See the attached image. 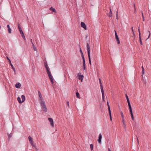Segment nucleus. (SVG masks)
Segmentation results:
<instances>
[{
  "label": "nucleus",
  "instance_id": "obj_1",
  "mask_svg": "<svg viewBox=\"0 0 151 151\" xmlns=\"http://www.w3.org/2000/svg\"><path fill=\"white\" fill-rule=\"evenodd\" d=\"M40 103L41 106V109L42 111L45 112H47V109L45 104V101H40Z\"/></svg>",
  "mask_w": 151,
  "mask_h": 151
},
{
  "label": "nucleus",
  "instance_id": "obj_2",
  "mask_svg": "<svg viewBox=\"0 0 151 151\" xmlns=\"http://www.w3.org/2000/svg\"><path fill=\"white\" fill-rule=\"evenodd\" d=\"M87 47L89 64L91 65V61L90 55V47L88 43H87Z\"/></svg>",
  "mask_w": 151,
  "mask_h": 151
},
{
  "label": "nucleus",
  "instance_id": "obj_3",
  "mask_svg": "<svg viewBox=\"0 0 151 151\" xmlns=\"http://www.w3.org/2000/svg\"><path fill=\"white\" fill-rule=\"evenodd\" d=\"M18 26L20 32L21 34L22 35V37L24 39V40L25 39V36L24 34V33L21 29V28L20 27V25L19 22L18 23Z\"/></svg>",
  "mask_w": 151,
  "mask_h": 151
},
{
  "label": "nucleus",
  "instance_id": "obj_4",
  "mask_svg": "<svg viewBox=\"0 0 151 151\" xmlns=\"http://www.w3.org/2000/svg\"><path fill=\"white\" fill-rule=\"evenodd\" d=\"M115 32V38L116 40V41L117 42V44H119L120 43V42L119 41V39L118 36V35H117V33L116 31V30H114Z\"/></svg>",
  "mask_w": 151,
  "mask_h": 151
},
{
  "label": "nucleus",
  "instance_id": "obj_5",
  "mask_svg": "<svg viewBox=\"0 0 151 151\" xmlns=\"http://www.w3.org/2000/svg\"><path fill=\"white\" fill-rule=\"evenodd\" d=\"M6 58H7V59L8 60H9V61L10 63V65L11 66L12 68L13 71L15 72V68H14V67L13 65L12 64V63H11V60H10V59L9 58H8V56H6Z\"/></svg>",
  "mask_w": 151,
  "mask_h": 151
},
{
  "label": "nucleus",
  "instance_id": "obj_6",
  "mask_svg": "<svg viewBox=\"0 0 151 151\" xmlns=\"http://www.w3.org/2000/svg\"><path fill=\"white\" fill-rule=\"evenodd\" d=\"M125 96H126L127 100V103H128V106H129V108L131 107V105L130 103V102L129 100V99L128 97V96L126 94H125Z\"/></svg>",
  "mask_w": 151,
  "mask_h": 151
},
{
  "label": "nucleus",
  "instance_id": "obj_7",
  "mask_svg": "<svg viewBox=\"0 0 151 151\" xmlns=\"http://www.w3.org/2000/svg\"><path fill=\"white\" fill-rule=\"evenodd\" d=\"M49 122L50 123L52 127H54V122L53 119L51 118H48Z\"/></svg>",
  "mask_w": 151,
  "mask_h": 151
},
{
  "label": "nucleus",
  "instance_id": "obj_8",
  "mask_svg": "<svg viewBox=\"0 0 151 151\" xmlns=\"http://www.w3.org/2000/svg\"><path fill=\"white\" fill-rule=\"evenodd\" d=\"M81 27L83 28L85 30L87 29L86 25L85 23L84 22H81Z\"/></svg>",
  "mask_w": 151,
  "mask_h": 151
},
{
  "label": "nucleus",
  "instance_id": "obj_9",
  "mask_svg": "<svg viewBox=\"0 0 151 151\" xmlns=\"http://www.w3.org/2000/svg\"><path fill=\"white\" fill-rule=\"evenodd\" d=\"M129 108V111H130V113L131 114L132 119L133 120H134V117L133 114V113L132 111V107H130Z\"/></svg>",
  "mask_w": 151,
  "mask_h": 151
},
{
  "label": "nucleus",
  "instance_id": "obj_10",
  "mask_svg": "<svg viewBox=\"0 0 151 151\" xmlns=\"http://www.w3.org/2000/svg\"><path fill=\"white\" fill-rule=\"evenodd\" d=\"M102 137L101 134V133H100L99 135V138H98V141L100 144H101V139H102Z\"/></svg>",
  "mask_w": 151,
  "mask_h": 151
},
{
  "label": "nucleus",
  "instance_id": "obj_11",
  "mask_svg": "<svg viewBox=\"0 0 151 151\" xmlns=\"http://www.w3.org/2000/svg\"><path fill=\"white\" fill-rule=\"evenodd\" d=\"M99 83H100V88H101V91H104L103 89V85L102 83L101 79H100V78H99Z\"/></svg>",
  "mask_w": 151,
  "mask_h": 151
},
{
  "label": "nucleus",
  "instance_id": "obj_12",
  "mask_svg": "<svg viewBox=\"0 0 151 151\" xmlns=\"http://www.w3.org/2000/svg\"><path fill=\"white\" fill-rule=\"evenodd\" d=\"M79 73L78 74V78L79 80H81V81H82L83 78L84 76L83 75H79Z\"/></svg>",
  "mask_w": 151,
  "mask_h": 151
},
{
  "label": "nucleus",
  "instance_id": "obj_13",
  "mask_svg": "<svg viewBox=\"0 0 151 151\" xmlns=\"http://www.w3.org/2000/svg\"><path fill=\"white\" fill-rule=\"evenodd\" d=\"M15 87L18 88H19L21 87V84L19 83H18L15 85Z\"/></svg>",
  "mask_w": 151,
  "mask_h": 151
},
{
  "label": "nucleus",
  "instance_id": "obj_14",
  "mask_svg": "<svg viewBox=\"0 0 151 151\" xmlns=\"http://www.w3.org/2000/svg\"><path fill=\"white\" fill-rule=\"evenodd\" d=\"M50 9L51 11H52V12H54L55 13H56L57 12L55 9L52 7L50 8Z\"/></svg>",
  "mask_w": 151,
  "mask_h": 151
},
{
  "label": "nucleus",
  "instance_id": "obj_15",
  "mask_svg": "<svg viewBox=\"0 0 151 151\" xmlns=\"http://www.w3.org/2000/svg\"><path fill=\"white\" fill-rule=\"evenodd\" d=\"M7 27L8 28V30L9 33H11L12 32V30L10 28L9 25V24H8L7 25Z\"/></svg>",
  "mask_w": 151,
  "mask_h": 151
},
{
  "label": "nucleus",
  "instance_id": "obj_16",
  "mask_svg": "<svg viewBox=\"0 0 151 151\" xmlns=\"http://www.w3.org/2000/svg\"><path fill=\"white\" fill-rule=\"evenodd\" d=\"M101 92L102 94L103 101V102H104L105 101V100H104L105 96H104V91H101Z\"/></svg>",
  "mask_w": 151,
  "mask_h": 151
},
{
  "label": "nucleus",
  "instance_id": "obj_17",
  "mask_svg": "<svg viewBox=\"0 0 151 151\" xmlns=\"http://www.w3.org/2000/svg\"><path fill=\"white\" fill-rule=\"evenodd\" d=\"M110 12L107 14L108 16L109 17H110L112 15L111 10V9L110 8Z\"/></svg>",
  "mask_w": 151,
  "mask_h": 151
},
{
  "label": "nucleus",
  "instance_id": "obj_18",
  "mask_svg": "<svg viewBox=\"0 0 151 151\" xmlns=\"http://www.w3.org/2000/svg\"><path fill=\"white\" fill-rule=\"evenodd\" d=\"M21 98H22V101L21 102H24L25 101V97L24 95H22L21 96Z\"/></svg>",
  "mask_w": 151,
  "mask_h": 151
},
{
  "label": "nucleus",
  "instance_id": "obj_19",
  "mask_svg": "<svg viewBox=\"0 0 151 151\" xmlns=\"http://www.w3.org/2000/svg\"><path fill=\"white\" fill-rule=\"evenodd\" d=\"M28 138L29 140V141L30 143L33 142V141L32 140V139L30 136L28 137Z\"/></svg>",
  "mask_w": 151,
  "mask_h": 151
},
{
  "label": "nucleus",
  "instance_id": "obj_20",
  "mask_svg": "<svg viewBox=\"0 0 151 151\" xmlns=\"http://www.w3.org/2000/svg\"><path fill=\"white\" fill-rule=\"evenodd\" d=\"M139 42L140 45H142V41L141 35H139Z\"/></svg>",
  "mask_w": 151,
  "mask_h": 151
},
{
  "label": "nucleus",
  "instance_id": "obj_21",
  "mask_svg": "<svg viewBox=\"0 0 151 151\" xmlns=\"http://www.w3.org/2000/svg\"><path fill=\"white\" fill-rule=\"evenodd\" d=\"M17 99L18 101L19 102V103H21L23 102H21L22 101H21V98H20V97H19V96L18 97Z\"/></svg>",
  "mask_w": 151,
  "mask_h": 151
},
{
  "label": "nucleus",
  "instance_id": "obj_22",
  "mask_svg": "<svg viewBox=\"0 0 151 151\" xmlns=\"http://www.w3.org/2000/svg\"><path fill=\"white\" fill-rule=\"evenodd\" d=\"M76 96L77 98L80 99V94L78 92H76Z\"/></svg>",
  "mask_w": 151,
  "mask_h": 151
},
{
  "label": "nucleus",
  "instance_id": "obj_23",
  "mask_svg": "<svg viewBox=\"0 0 151 151\" xmlns=\"http://www.w3.org/2000/svg\"><path fill=\"white\" fill-rule=\"evenodd\" d=\"M109 112V115L110 119L111 121L112 119L111 111H110Z\"/></svg>",
  "mask_w": 151,
  "mask_h": 151
},
{
  "label": "nucleus",
  "instance_id": "obj_24",
  "mask_svg": "<svg viewBox=\"0 0 151 151\" xmlns=\"http://www.w3.org/2000/svg\"><path fill=\"white\" fill-rule=\"evenodd\" d=\"M107 105L108 107L109 112L110 111H111V110H110V107L109 105V104L108 102H107Z\"/></svg>",
  "mask_w": 151,
  "mask_h": 151
},
{
  "label": "nucleus",
  "instance_id": "obj_25",
  "mask_svg": "<svg viewBox=\"0 0 151 151\" xmlns=\"http://www.w3.org/2000/svg\"><path fill=\"white\" fill-rule=\"evenodd\" d=\"M141 13H142V19H143V21L144 22V21H145V18H144V17L143 15V12L142 11H141Z\"/></svg>",
  "mask_w": 151,
  "mask_h": 151
},
{
  "label": "nucleus",
  "instance_id": "obj_26",
  "mask_svg": "<svg viewBox=\"0 0 151 151\" xmlns=\"http://www.w3.org/2000/svg\"><path fill=\"white\" fill-rule=\"evenodd\" d=\"M39 100H40V101H44V100L43 98L42 97H39Z\"/></svg>",
  "mask_w": 151,
  "mask_h": 151
},
{
  "label": "nucleus",
  "instance_id": "obj_27",
  "mask_svg": "<svg viewBox=\"0 0 151 151\" xmlns=\"http://www.w3.org/2000/svg\"><path fill=\"white\" fill-rule=\"evenodd\" d=\"M38 94L39 97L42 96L41 93L40 91H38Z\"/></svg>",
  "mask_w": 151,
  "mask_h": 151
},
{
  "label": "nucleus",
  "instance_id": "obj_28",
  "mask_svg": "<svg viewBox=\"0 0 151 151\" xmlns=\"http://www.w3.org/2000/svg\"><path fill=\"white\" fill-rule=\"evenodd\" d=\"M123 126H124V129L125 130H126L127 127H126V125L125 124V123H123Z\"/></svg>",
  "mask_w": 151,
  "mask_h": 151
},
{
  "label": "nucleus",
  "instance_id": "obj_29",
  "mask_svg": "<svg viewBox=\"0 0 151 151\" xmlns=\"http://www.w3.org/2000/svg\"><path fill=\"white\" fill-rule=\"evenodd\" d=\"M90 148L91 150H93V145L92 144H91L90 145Z\"/></svg>",
  "mask_w": 151,
  "mask_h": 151
},
{
  "label": "nucleus",
  "instance_id": "obj_30",
  "mask_svg": "<svg viewBox=\"0 0 151 151\" xmlns=\"http://www.w3.org/2000/svg\"><path fill=\"white\" fill-rule=\"evenodd\" d=\"M32 46H33V49L35 51H36V50H37V48H36L35 47V46L34 45V44H32Z\"/></svg>",
  "mask_w": 151,
  "mask_h": 151
},
{
  "label": "nucleus",
  "instance_id": "obj_31",
  "mask_svg": "<svg viewBox=\"0 0 151 151\" xmlns=\"http://www.w3.org/2000/svg\"><path fill=\"white\" fill-rule=\"evenodd\" d=\"M48 76L50 79H51V78H52L53 77L51 73L48 74Z\"/></svg>",
  "mask_w": 151,
  "mask_h": 151
},
{
  "label": "nucleus",
  "instance_id": "obj_32",
  "mask_svg": "<svg viewBox=\"0 0 151 151\" xmlns=\"http://www.w3.org/2000/svg\"><path fill=\"white\" fill-rule=\"evenodd\" d=\"M50 81H51V83L52 84H53V83H54V81H53V78H51V79H50Z\"/></svg>",
  "mask_w": 151,
  "mask_h": 151
},
{
  "label": "nucleus",
  "instance_id": "obj_33",
  "mask_svg": "<svg viewBox=\"0 0 151 151\" xmlns=\"http://www.w3.org/2000/svg\"><path fill=\"white\" fill-rule=\"evenodd\" d=\"M80 52L81 53V55H83V51L82 50H81V48H80Z\"/></svg>",
  "mask_w": 151,
  "mask_h": 151
},
{
  "label": "nucleus",
  "instance_id": "obj_34",
  "mask_svg": "<svg viewBox=\"0 0 151 151\" xmlns=\"http://www.w3.org/2000/svg\"><path fill=\"white\" fill-rule=\"evenodd\" d=\"M138 32H139V35H141V33L140 30V29H139V26L138 29Z\"/></svg>",
  "mask_w": 151,
  "mask_h": 151
},
{
  "label": "nucleus",
  "instance_id": "obj_35",
  "mask_svg": "<svg viewBox=\"0 0 151 151\" xmlns=\"http://www.w3.org/2000/svg\"><path fill=\"white\" fill-rule=\"evenodd\" d=\"M120 114H121V116L122 117V118H124V115H123V112L122 111H121L120 112Z\"/></svg>",
  "mask_w": 151,
  "mask_h": 151
},
{
  "label": "nucleus",
  "instance_id": "obj_36",
  "mask_svg": "<svg viewBox=\"0 0 151 151\" xmlns=\"http://www.w3.org/2000/svg\"><path fill=\"white\" fill-rule=\"evenodd\" d=\"M148 32H149V36L146 39V40H147L149 38L150 36V31L149 30H148Z\"/></svg>",
  "mask_w": 151,
  "mask_h": 151
},
{
  "label": "nucleus",
  "instance_id": "obj_37",
  "mask_svg": "<svg viewBox=\"0 0 151 151\" xmlns=\"http://www.w3.org/2000/svg\"><path fill=\"white\" fill-rule=\"evenodd\" d=\"M46 72H47V73L48 75L51 73L50 72V71L49 70H46Z\"/></svg>",
  "mask_w": 151,
  "mask_h": 151
},
{
  "label": "nucleus",
  "instance_id": "obj_38",
  "mask_svg": "<svg viewBox=\"0 0 151 151\" xmlns=\"http://www.w3.org/2000/svg\"><path fill=\"white\" fill-rule=\"evenodd\" d=\"M31 144L32 146V147H35V144H34L33 142L32 143H31Z\"/></svg>",
  "mask_w": 151,
  "mask_h": 151
},
{
  "label": "nucleus",
  "instance_id": "obj_39",
  "mask_svg": "<svg viewBox=\"0 0 151 151\" xmlns=\"http://www.w3.org/2000/svg\"><path fill=\"white\" fill-rule=\"evenodd\" d=\"M31 144L32 146V147H35V144H34L33 142L32 143H31Z\"/></svg>",
  "mask_w": 151,
  "mask_h": 151
},
{
  "label": "nucleus",
  "instance_id": "obj_40",
  "mask_svg": "<svg viewBox=\"0 0 151 151\" xmlns=\"http://www.w3.org/2000/svg\"><path fill=\"white\" fill-rule=\"evenodd\" d=\"M31 144L32 146V147H35V144H34L33 142L32 143H31Z\"/></svg>",
  "mask_w": 151,
  "mask_h": 151
},
{
  "label": "nucleus",
  "instance_id": "obj_41",
  "mask_svg": "<svg viewBox=\"0 0 151 151\" xmlns=\"http://www.w3.org/2000/svg\"><path fill=\"white\" fill-rule=\"evenodd\" d=\"M81 56L82 58V59H83V60H84H84H85V58H84V57L83 55H81Z\"/></svg>",
  "mask_w": 151,
  "mask_h": 151
},
{
  "label": "nucleus",
  "instance_id": "obj_42",
  "mask_svg": "<svg viewBox=\"0 0 151 151\" xmlns=\"http://www.w3.org/2000/svg\"><path fill=\"white\" fill-rule=\"evenodd\" d=\"M45 68L46 67H48V65L46 63H45Z\"/></svg>",
  "mask_w": 151,
  "mask_h": 151
},
{
  "label": "nucleus",
  "instance_id": "obj_43",
  "mask_svg": "<svg viewBox=\"0 0 151 151\" xmlns=\"http://www.w3.org/2000/svg\"><path fill=\"white\" fill-rule=\"evenodd\" d=\"M122 122L123 123V124L124 123H125V121L124 119V118H122Z\"/></svg>",
  "mask_w": 151,
  "mask_h": 151
},
{
  "label": "nucleus",
  "instance_id": "obj_44",
  "mask_svg": "<svg viewBox=\"0 0 151 151\" xmlns=\"http://www.w3.org/2000/svg\"><path fill=\"white\" fill-rule=\"evenodd\" d=\"M83 65H86V64H85V60H83Z\"/></svg>",
  "mask_w": 151,
  "mask_h": 151
},
{
  "label": "nucleus",
  "instance_id": "obj_45",
  "mask_svg": "<svg viewBox=\"0 0 151 151\" xmlns=\"http://www.w3.org/2000/svg\"><path fill=\"white\" fill-rule=\"evenodd\" d=\"M12 134H11L8 135V137H9V139L10 138H11L12 137Z\"/></svg>",
  "mask_w": 151,
  "mask_h": 151
},
{
  "label": "nucleus",
  "instance_id": "obj_46",
  "mask_svg": "<svg viewBox=\"0 0 151 151\" xmlns=\"http://www.w3.org/2000/svg\"><path fill=\"white\" fill-rule=\"evenodd\" d=\"M131 29H132V32H133V33L134 35V30H133V27H132Z\"/></svg>",
  "mask_w": 151,
  "mask_h": 151
},
{
  "label": "nucleus",
  "instance_id": "obj_47",
  "mask_svg": "<svg viewBox=\"0 0 151 151\" xmlns=\"http://www.w3.org/2000/svg\"><path fill=\"white\" fill-rule=\"evenodd\" d=\"M67 104L68 105V107H69V102L68 101H67Z\"/></svg>",
  "mask_w": 151,
  "mask_h": 151
},
{
  "label": "nucleus",
  "instance_id": "obj_48",
  "mask_svg": "<svg viewBox=\"0 0 151 151\" xmlns=\"http://www.w3.org/2000/svg\"><path fill=\"white\" fill-rule=\"evenodd\" d=\"M86 65H83V70H86Z\"/></svg>",
  "mask_w": 151,
  "mask_h": 151
},
{
  "label": "nucleus",
  "instance_id": "obj_49",
  "mask_svg": "<svg viewBox=\"0 0 151 151\" xmlns=\"http://www.w3.org/2000/svg\"><path fill=\"white\" fill-rule=\"evenodd\" d=\"M116 19H119V18L118 17V14H116Z\"/></svg>",
  "mask_w": 151,
  "mask_h": 151
},
{
  "label": "nucleus",
  "instance_id": "obj_50",
  "mask_svg": "<svg viewBox=\"0 0 151 151\" xmlns=\"http://www.w3.org/2000/svg\"><path fill=\"white\" fill-rule=\"evenodd\" d=\"M134 11H136V8H135V4H134Z\"/></svg>",
  "mask_w": 151,
  "mask_h": 151
},
{
  "label": "nucleus",
  "instance_id": "obj_51",
  "mask_svg": "<svg viewBox=\"0 0 151 151\" xmlns=\"http://www.w3.org/2000/svg\"><path fill=\"white\" fill-rule=\"evenodd\" d=\"M144 74V70H142V76H143V74Z\"/></svg>",
  "mask_w": 151,
  "mask_h": 151
},
{
  "label": "nucleus",
  "instance_id": "obj_52",
  "mask_svg": "<svg viewBox=\"0 0 151 151\" xmlns=\"http://www.w3.org/2000/svg\"><path fill=\"white\" fill-rule=\"evenodd\" d=\"M46 70H49V67H46Z\"/></svg>",
  "mask_w": 151,
  "mask_h": 151
},
{
  "label": "nucleus",
  "instance_id": "obj_53",
  "mask_svg": "<svg viewBox=\"0 0 151 151\" xmlns=\"http://www.w3.org/2000/svg\"><path fill=\"white\" fill-rule=\"evenodd\" d=\"M30 41H31V43H32V44H34V43H33V42H32V39H31V40H30Z\"/></svg>",
  "mask_w": 151,
  "mask_h": 151
},
{
  "label": "nucleus",
  "instance_id": "obj_54",
  "mask_svg": "<svg viewBox=\"0 0 151 151\" xmlns=\"http://www.w3.org/2000/svg\"><path fill=\"white\" fill-rule=\"evenodd\" d=\"M142 70H144V68H143V66H142Z\"/></svg>",
  "mask_w": 151,
  "mask_h": 151
},
{
  "label": "nucleus",
  "instance_id": "obj_55",
  "mask_svg": "<svg viewBox=\"0 0 151 151\" xmlns=\"http://www.w3.org/2000/svg\"><path fill=\"white\" fill-rule=\"evenodd\" d=\"M108 151H111V150H110V149L109 148H108Z\"/></svg>",
  "mask_w": 151,
  "mask_h": 151
},
{
  "label": "nucleus",
  "instance_id": "obj_56",
  "mask_svg": "<svg viewBox=\"0 0 151 151\" xmlns=\"http://www.w3.org/2000/svg\"><path fill=\"white\" fill-rule=\"evenodd\" d=\"M137 138V142H138V143H139V141H138V139Z\"/></svg>",
  "mask_w": 151,
  "mask_h": 151
},
{
  "label": "nucleus",
  "instance_id": "obj_57",
  "mask_svg": "<svg viewBox=\"0 0 151 151\" xmlns=\"http://www.w3.org/2000/svg\"><path fill=\"white\" fill-rule=\"evenodd\" d=\"M116 14H118V10H117L116 11Z\"/></svg>",
  "mask_w": 151,
  "mask_h": 151
}]
</instances>
